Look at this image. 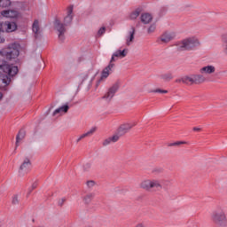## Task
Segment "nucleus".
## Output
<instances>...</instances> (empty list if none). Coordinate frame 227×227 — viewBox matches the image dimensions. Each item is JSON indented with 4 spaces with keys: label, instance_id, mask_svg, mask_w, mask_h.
<instances>
[{
    "label": "nucleus",
    "instance_id": "obj_32",
    "mask_svg": "<svg viewBox=\"0 0 227 227\" xmlns=\"http://www.w3.org/2000/svg\"><path fill=\"white\" fill-rule=\"evenodd\" d=\"M155 29H157V25H155V23L151 24L147 28L148 35H152V33H155Z\"/></svg>",
    "mask_w": 227,
    "mask_h": 227
},
{
    "label": "nucleus",
    "instance_id": "obj_40",
    "mask_svg": "<svg viewBox=\"0 0 227 227\" xmlns=\"http://www.w3.org/2000/svg\"><path fill=\"white\" fill-rule=\"evenodd\" d=\"M95 76L96 74L92 75L90 80H89V84H88V88H91V84H93V81H95Z\"/></svg>",
    "mask_w": 227,
    "mask_h": 227
},
{
    "label": "nucleus",
    "instance_id": "obj_7",
    "mask_svg": "<svg viewBox=\"0 0 227 227\" xmlns=\"http://www.w3.org/2000/svg\"><path fill=\"white\" fill-rule=\"evenodd\" d=\"M133 127H136V123L123 122L118 127L115 136H119V139H120L121 136H125V134H128V132H130Z\"/></svg>",
    "mask_w": 227,
    "mask_h": 227
},
{
    "label": "nucleus",
    "instance_id": "obj_39",
    "mask_svg": "<svg viewBox=\"0 0 227 227\" xmlns=\"http://www.w3.org/2000/svg\"><path fill=\"white\" fill-rule=\"evenodd\" d=\"M87 186L91 189V187H95V181L90 180V181H87L86 183Z\"/></svg>",
    "mask_w": 227,
    "mask_h": 227
},
{
    "label": "nucleus",
    "instance_id": "obj_37",
    "mask_svg": "<svg viewBox=\"0 0 227 227\" xmlns=\"http://www.w3.org/2000/svg\"><path fill=\"white\" fill-rule=\"evenodd\" d=\"M152 93H163V94H166V93H168V90H161V89H156L154 90H152Z\"/></svg>",
    "mask_w": 227,
    "mask_h": 227
},
{
    "label": "nucleus",
    "instance_id": "obj_46",
    "mask_svg": "<svg viewBox=\"0 0 227 227\" xmlns=\"http://www.w3.org/2000/svg\"><path fill=\"white\" fill-rule=\"evenodd\" d=\"M160 11L163 12V13H166V12H168V8L167 7H161Z\"/></svg>",
    "mask_w": 227,
    "mask_h": 227
},
{
    "label": "nucleus",
    "instance_id": "obj_29",
    "mask_svg": "<svg viewBox=\"0 0 227 227\" xmlns=\"http://www.w3.org/2000/svg\"><path fill=\"white\" fill-rule=\"evenodd\" d=\"M184 84L192 86L194 84L192 74L184 76Z\"/></svg>",
    "mask_w": 227,
    "mask_h": 227
},
{
    "label": "nucleus",
    "instance_id": "obj_36",
    "mask_svg": "<svg viewBox=\"0 0 227 227\" xmlns=\"http://www.w3.org/2000/svg\"><path fill=\"white\" fill-rule=\"evenodd\" d=\"M106 34V27H102L98 31V36H102V35Z\"/></svg>",
    "mask_w": 227,
    "mask_h": 227
},
{
    "label": "nucleus",
    "instance_id": "obj_28",
    "mask_svg": "<svg viewBox=\"0 0 227 227\" xmlns=\"http://www.w3.org/2000/svg\"><path fill=\"white\" fill-rule=\"evenodd\" d=\"M24 137H26V132L20 130L16 137V148L19 146V143H20Z\"/></svg>",
    "mask_w": 227,
    "mask_h": 227
},
{
    "label": "nucleus",
    "instance_id": "obj_17",
    "mask_svg": "<svg viewBox=\"0 0 227 227\" xmlns=\"http://www.w3.org/2000/svg\"><path fill=\"white\" fill-rule=\"evenodd\" d=\"M193 78V84H203L204 82H207V78L203 74H192Z\"/></svg>",
    "mask_w": 227,
    "mask_h": 227
},
{
    "label": "nucleus",
    "instance_id": "obj_44",
    "mask_svg": "<svg viewBox=\"0 0 227 227\" xmlns=\"http://www.w3.org/2000/svg\"><path fill=\"white\" fill-rule=\"evenodd\" d=\"M4 42H5L4 36L0 35V43H4Z\"/></svg>",
    "mask_w": 227,
    "mask_h": 227
},
{
    "label": "nucleus",
    "instance_id": "obj_31",
    "mask_svg": "<svg viewBox=\"0 0 227 227\" xmlns=\"http://www.w3.org/2000/svg\"><path fill=\"white\" fill-rule=\"evenodd\" d=\"M11 4L12 1L10 0H0V8H8Z\"/></svg>",
    "mask_w": 227,
    "mask_h": 227
},
{
    "label": "nucleus",
    "instance_id": "obj_21",
    "mask_svg": "<svg viewBox=\"0 0 227 227\" xmlns=\"http://www.w3.org/2000/svg\"><path fill=\"white\" fill-rule=\"evenodd\" d=\"M120 141L119 136L114 134L112 137H109L108 138L105 139L102 143L103 146H109L111 143H116Z\"/></svg>",
    "mask_w": 227,
    "mask_h": 227
},
{
    "label": "nucleus",
    "instance_id": "obj_22",
    "mask_svg": "<svg viewBox=\"0 0 227 227\" xmlns=\"http://www.w3.org/2000/svg\"><path fill=\"white\" fill-rule=\"evenodd\" d=\"M222 51L227 56V32L221 35Z\"/></svg>",
    "mask_w": 227,
    "mask_h": 227
},
{
    "label": "nucleus",
    "instance_id": "obj_26",
    "mask_svg": "<svg viewBox=\"0 0 227 227\" xmlns=\"http://www.w3.org/2000/svg\"><path fill=\"white\" fill-rule=\"evenodd\" d=\"M95 132H97V128L90 129L88 132H86L79 137V138L77 139V143H79V141H81L82 139H84V137L92 136V134H95Z\"/></svg>",
    "mask_w": 227,
    "mask_h": 227
},
{
    "label": "nucleus",
    "instance_id": "obj_27",
    "mask_svg": "<svg viewBox=\"0 0 227 227\" xmlns=\"http://www.w3.org/2000/svg\"><path fill=\"white\" fill-rule=\"evenodd\" d=\"M139 15H141V9H136L135 11H133L130 14H129V19L130 20H136V19H137V17H139Z\"/></svg>",
    "mask_w": 227,
    "mask_h": 227
},
{
    "label": "nucleus",
    "instance_id": "obj_45",
    "mask_svg": "<svg viewBox=\"0 0 227 227\" xmlns=\"http://www.w3.org/2000/svg\"><path fill=\"white\" fill-rule=\"evenodd\" d=\"M136 227H146V225L143 223H137Z\"/></svg>",
    "mask_w": 227,
    "mask_h": 227
},
{
    "label": "nucleus",
    "instance_id": "obj_38",
    "mask_svg": "<svg viewBox=\"0 0 227 227\" xmlns=\"http://www.w3.org/2000/svg\"><path fill=\"white\" fill-rule=\"evenodd\" d=\"M90 169H91V163L87 162L83 165V170L84 171H90Z\"/></svg>",
    "mask_w": 227,
    "mask_h": 227
},
{
    "label": "nucleus",
    "instance_id": "obj_2",
    "mask_svg": "<svg viewBox=\"0 0 227 227\" xmlns=\"http://www.w3.org/2000/svg\"><path fill=\"white\" fill-rule=\"evenodd\" d=\"M20 45L13 43L9 44L8 47L4 48L0 51V54L4 58H5V59H7V61H12V60L17 59V58H19V55L20 54Z\"/></svg>",
    "mask_w": 227,
    "mask_h": 227
},
{
    "label": "nucleus",
    "instance_id": "obj_43",
    "mask_svg": "<svg viewBox=\"0 0 227 227\" xmlns=\"http://www.w3.org/2000/svg\"><path fill=\"white\" fill-rule=\"evenodd\" d=\"M176 82H177L178 84H180L181 82L183 84H184V76L182 78H178L176 80Z\"/></svg>",
    "mask_w": 227,
    "mask_h": 227
},
{
    "label": "nucleus",
    "instance_id": "obj_18",
    "mask_svg": "<svg viewBox=\"0 0 227 227\" xmlns=\"http://www.w3.org/2000/svg\"><path fill=\"white\" fill-rule=\"evenodd\" d=\"M1 15L7 19H17V17H19V12L13 10L3 11Z\"/></svg>",
    "mask_w": 227,
    "mask_h": 227
},
{
    "label": "nucleus",
    "instance_id": "obj_16",
    "mask_svg": "<svg viewBox=\"0 0 227 227\" xmlns=\"http://www.w3.org/2000/svg\"><path fill=\"white\" fill-rule=\"evenodd\" d=\"M72 13H74V6L71 5L67 7V15L64 18V24L66 26L72 24V20L74 19Z\"/></svg>",
    "mask_w": 227,
    "mask_h": 227
},
{
    "label": "nucleus",
    "instance_id": "obj_9",
    "mask_svg": "<svg viewBox=\"0 0 227 227\" xmlns=\"http://www.w3.org/2000/svg\"><path fill=\"white\" fill-rule=\"evenodd\" d=\"M0 27L3 32L13 33V31L17 30V23L10 21L2 22L0 23Z\"/></svg>",
    "mask_w": 227,
    "mask_h": 227
},
{
    "label": "nucleus",
    "instance_id": "obj_23",
    "mask_svg": "<svg viewBox=\"0 0 227 227\" xmlns=\"http://www.w3.org/2000/svg\"><path fill=\"white\" fill-rule=\"evenodd\" d=\"M32 31L35 35V37L40 35V21H38V20H34L32 25Z\"/></svg>",
    "mask_w": 227,
    "mask_h": 227
},
{
    "label": "nucleus",
    "instance_id": "obj_47",
    "mask_svg": "<svg viewBox=\"0 0 227 227\" xmlns=\"http://www.w3.org/2000/svg\"><path fill=\"white\" fill-rule=\"evenodd\" d=\"M88 77H90V74H85V75L83 76V80H82V82H85V81H86V79H88Z\"/></svg>",
    "mask_w": 227,
    "mask_h": 227
},
{
    "label": "nucleus",
    "instance_id": "obj_6",
    "mask_svg": "<svg viewBox=\"0 0 227 227\" xmlns=\"http://www.w3.org/2000/svg\"><path fill=\"white\" fill-rule=\"evenodd\" d=\"M0 74H6L9 77H14L19 74V67L13 65H0Z\"/></svg>",
    "mask_w": 227,
    "mask_h": 227
},
{
    "label": "nucleus",
    "instance_id": "obj_13",
    "mask_svg": "<svg viewBox=\"0 0 227 227\" xmlns=\"http://www.w3.org/2000/svg\"><path fill=\"white\" fill-rule=\"evenodd\" d=\"M29 168H31V160L26 158L20 167L19 173L20 176H23L24 173H27V171H29Z\"/></svg>",
    "mask_w": 227,
    "mask_h": 227
},
{
    "label": "nucleus",
    "instance_id": "obj_11",
    "mask_svg": "<svg viewBox=\"0 0 227 227\" xmlns=\"http://www.w3.org/2000/svg\"><path fill=\"white\" fill-rule=\"evenodd\" d=\"M127 54H129V49H124L122 51L117 50L113 53L110 62L114 63L118 59H123V58H126Z\"/></svg>",
    "mask_w": 227,
    "mask_h": 227
},
{
    "label": "nucleus",
    "instance_id": "obj_3",
    "mask_svg": "<svg viewBox=\"0 0 227 227\" xmlns=\"http://www.w3.org/2000/svg\"><path fill=\"white\" fill-rule=\"evenodd\" d=\"M139 187L147 192L153 190L159 191V189H162V184L157 178H146L140 183Z\"/></svg>",
    "mask_w": 227,
    "mask_h": 227
},
{
    "label": "nucleus",
    "instance_id": "obj_12",
    "mask_svg": "<svg viewBox=\"0 0 227 227\" xmlns=\"http://www.w3.org/2000/svg\"><path fill=\"white\" fill-rule=\"evenodd\" d=\"M175 36H176L175 32H165L160 35V40L162 43H169V42L175 40Z\"/></svg>",
    "mask_w": 227,
    "mask_h": 227
},
{
    "label": "nucleus",
    "instance_id": "obj_25",
    "mask_svg": "<svg viewBox=\"0 0 227 227\" xmlns=\"http://www.w3.org/2000/svg\"><path fill=\"white\" fill-rule=\"evenodd\" d=\"M68 109H70V107L68 106V105H65L63 106H60L59 108H57L54 112H53V116H56V114H61V113H68Z\"/></svg>",
    "mask_w": 227,
    "mask_h": 227
},
{
    "label": "nucleus",
    "instance_id": "obj_5",
    "mask_svg": "<svg viewBox=\"0 0 227 227\" xmlns=\"http://www.w3.org/2000/svg\"><path fill=\"white\" fill-rule=\"evenodd\" d=\"M114 67H116V65L110 61L109 64L102 70L101 77L97 81L96 88H98L100 82H102V81H106V79H107V77L113 74Z\"/></svg>",
    "mask_w": 227,
    "mask_h": 227
},
{
    "label": "nucleus",
    "instance_id": "obj_35",
    "mask_svg": "<svg viewBox=\"0 0 227 227\" xmlns=\"http://www.w3.org/2000/svg\"><path fill=\"white\" fill-rule=\"evenodd\" d=\"M12 205H19V195L12 196Z\"/></svg>",
    "mask_w": 227,
    "mask_h": 227
},
{
    "label": "nucleus",
    "instance_id": "obj_20",
    "mask_svg": "<svg viewBox=\"0 0 227 227\" xmlns=\"http://www.w3.org/2000/svg\"><path fill=\"white\" fill-rule=\"evenodd\" d=\"M142 24H150L153 20V16L148 12L142 13L140 16Z\"/></svg>",
    "mask_w": 227,
    "mask_h": 227
},
{
    "label": "nucleus",
    "instance_id": "obj_10",
    "mask_svg": "<svg viewBox=\"0 0 227 227\" xmlns=\"http://www.w3.org/2000/svg\"><path fill=\"white\" fill-rule=\"evenodd\" d=\"M120 86L118 83L114 84L108 91L103 96V100H106V102H111L113 100V97L116 94V91H118Z\"/></svg>",
    "mask_w": 227,
    "mask_h": 227
},
{
    "label": "nucleus",
    "instance_id": "obj_8",
    "mask_svg": "<svg viewBox=\"0 0 227 227\" xmlns=\"http://www.w3.org/2000/svg\"><path fill=\"white\" fill-rule=\"evenodd\" d=\"M54 26L56 31H58L59 33V40H61V42H63V40H65V33H67V25L65 23H61L59 20H56L54 21Z\"/></svg>",
    "mask_w": 227,
    "mask_h": 227
},
{
    "label": "nucleus",
    "instance_id": "obj_24",
    "mask_svg": "<svg viewBox=\"0 0 227 227\" xmlns=\"http://www.w3.org/2000/svg\"><path fill=\"white\" fill-rule=\"evenodd\" d=\"M93 198H95V193L93 192L87 193L82 197V201L83 203H85V205H90V203L93 201Z\"/></svg>",
    "mask_w": 227,
    "mask_h": 227
},
{
    "label": "nucleus",
    "instance_id": "obj_14",
    "mask_svg": "<svg viewBox=\"0 0 227 227\" xmlns=\"http://www.w3.org/2000/svg\"><path fill=\"white\" fill-rule=\"evenodd\" d=\"M200 74L212 75V74H215V67L213 65L205 66L200 69Z\"/></svg>",
    "mask_w": 227,
    "mask_h": 227
},
{
    "label": "nucleus",
    "instance_id": "obj_41",
    "mask_svg": "<svg viewBox=\"0 0 227 227\" xmlns=\"http://www.w3.org/2000/svg\"><path fill=\"white\" fill-rule=\"evenodd\" d=\"M66 201H67V199H59L58 201L59 207H63V205H65Z\"/></svg>",
    "mask_w": 227,
    "mask_h": 227
},
{
    "label": "nucleus",
    "instance_id": "obj_30",
    "mask_svg": "<svg viewBox=\"0 0 227 227\" xmlns=\"http://www.w3.org/2000/svg\"><path fill=\"white\" fill-rule=\"evenodd\" d=\"M160 79L165 81V82H169V81H172L173 79V74L171 73L163 74L160 75Z\"/></svg>",
    "mask_w": 227,
    "mask_h": 227
},
{
    "label": "nucleus",
    "instance_id": "obj_48",
    "mask_svg": "<svg viewBox=\"0 0 227 227\" xmlns=\"http://www.w3.org/2000/svg\"><path fill=\"white\" fill-rule=\"evenodd\" d=\"M193 130L194 131H200V130H201V129H200V128H193Z\"/></svg>",
    "mask_w": 227,
    "mask_h": 227
},
{
    "label": "nucleus",
    "instance_id": "obj_4",
    "mask_svg": "<svg viewBox=\"0 0 227 227\" xmlns=\"http://www.w3.org/2000/svg\"><path fill=\"white\" fill-rule=\"evenodd\" d=\"M200 39L196 36H192L184 39L179 44V49L181 51H194L196 47H200Z\"/></svg>",
    "mask_w": 227,
    "mask_h": 227
},
{
    "label": "nucleus",
    "instance_id": "obj_42",
    "mask_svg": "<svg viewBox=\"0 0 227 227\" xmlns=\"http://www.w3.org/2000/svg\"><path fill=\"white\" fill-rule=\"evenodd\" d=\"M36 187H38V183L37 182L33 183L30 187V192L35 191V189H36Z\"/></svg>",
    "mask_w": 227,
    "mask_h": 227
},
{
    "label": "nucleus",
    "instance_id": "obj_50",
    "mask_svg": "<svg viewBox=\"0 0 227 227\" xmlns=\"http://www.w3.org/2000/svg\"><path fill=\"white\" fill-rule=\"evenodd\" d=\"M1 98H3V94L2 93H0V100H1Z\"/></svg>",
    "mask_w": 227,
    "mask_h": 227
},
{
    "label": "nucleus",
    "instance_id": "obj_15",
    "mask_svg": "<svg viewBox=\"0 0 227 227\" xmlns=\"http://www.w3.org/2000/svg\"><path fill=\"white\" fill-rule=\"evenodd\" d=\"M10 82H12V80L8 77V74L0 75V90H6Z\"/></svg>",
    "mask_w": 227,
    "mask_h": 227
},
{
    "label": "nucleus",
    "instance_id": "obj_34",
    "mask_svg": "<svg viewBox=\"0 0 227 227\" xmlns=\"http://www.w3.org/2000/svg\"><path fill=\"white\" fill-rule=\"evenodd\" d=\"M180 145H187L185 141L175 142L169 145V146H180Z\"/></svg>",
    "mask_w": 227,
    "mask_h": 227
},
{
    "label": "nucleus",
    "instance_id": "obj_1",
    "mask_svg": "<svg viewBox=\"0 0 227 227\" xmlns=\"http://www.w3.org/2000/svg\"><path fill=\"white\" fill-rule=\"evenodd\" d=\"M211 221L217 227H227V217L224 208L218 207L211 213Z\"/></svg>",
    "mask_w": 227,
    "mask_h": 227
},
{
    "label": "nucleus",
    "instance_id": "obj_33",
    "mask_svg": "<svg viewBox=\"0 0 227 227\" xmlns=\"http://www.w3.org/2000/svg\"><path fill=\"white\" fill-rule=\"evenodd\" d=\"M163 172H164V168H163L156 167V168H153V173L154 175H160V173H163Z\"/></svg>",
    "mask_w": 227,
    "mask_h": 227
},
{
    "label": "nucleus",
    "instance_id": "obj_49",
    "mask_svg": "<svg viewBox=\"0 0 227 227\" xmlns=\"http://www.w3.org/2000/svg\"><path fill=\"white\" fill-rule=\"evenodd\" d=\"M3 30L1 29V27H0V36H3Z\"/></svg>",
    "mask_w": 227,
    "mask_h": 227
},
{
    "label": "nucleus",
    "instance_id": "obj_19",
    "mask_svg": "<svg viewBox=\"0 0 227 227\" xmlns=\"http://www.w3.org/2000/svg\"><path fill=\"white\" fill-rule=\"evenodd\" d=\"M136 35V27H131L129 35L126 36V45L129 47L134 43V35Z\"/></svg>",
    "mask_w": 227,
    "mask_h": 227
}]
</instances>
